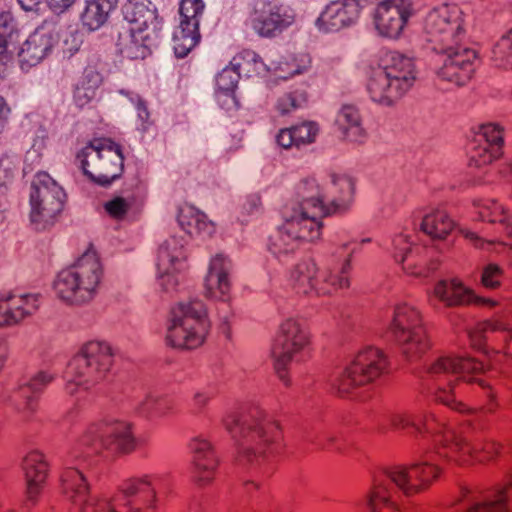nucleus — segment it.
Instances as JSON below:
<instances>
[{"instance_id": "nucleus-1", "label": "nucleus", "mask_w": 512, "mask_h": 512, "mask_svg": "<svg viewBox=\"0 0 512 512\" xmlns=\"http://www.w3.org/2000/svg\"><path fill=\"white\" fill-rule=\"evenodd\" d=\"M484 371L483 363L459 356H440L426 367L425 379L432 384L435 399L453 410L467 412L461 431L446 428L433 416L422 411H392L386 415V422L393 430L408 429L415 434L435 435L438 444L436 455L449 461L466 463L480 450L491 454L497 450V445L489 443L484 446L481 435L487 427L486 413L493 412V407L469 411L458 400L465 392L467 384L476 382L484 386V381L480 378Z\"/></svg>"}, {"instance_id": "nucleus-2", "label": "nucleus", "mask_w": 512, "mask_h": 512, "mask_svg": "<svg viewBox=\"0 0 512 512\" xmlns=\"http://www.w3.org/2000/svg\"><path fill=\"white\" fill-rule=\"evenodd\" d=\"M136 445L132 424L127 421L113 420L94 424L84 432L66 460L60 476L62 492L77 507V512H119L118 506H123L126 512L155 511L157 495L166 479L162 474L127 478L112 497L90 496L86 469L93 465L91 456L104 452L130 453Z\"/></svg>"}, {"instance_id": "nucleus-3", "label": "nucleus", "mask_w": 512, "mask_h": 512, "mask_svg": "<svg viewBox=\"0 0 512 512\" xmlns=\"http://www.w3.org/2000/svg\"><path fill=\"white\" fill-rule=\"evenodd\" d=\"M326 191L314 178L300 181L295 195L283 212V222L269 236L268 252L279 262L287 263L303 242H313L322 233L325 216L343 214L354 200L355 184L346 174H330Z\"/></svg>"}, {"instance_id": "nucleus-4", "label": "nucleus", "mask_w": 512, "mask_h": 512, "mask_svg": "<svg viewBox=\"0 0 512 512\" xmlns=\"http://www.w3.org/2000/svg\"><path fill=\"white\" fill-rule=\"evenodd\" d=\"M222 423L237 445L238 465L269 474V463L281 439L278 424L258 411L243 416L230 412Z\"/></svg>"}, {"instance_id": "nucleus-5", "label": "nucleus", "mask_w": 512, "mask_h": 512, "mask_svg": "<svg viewBox=\"0 0 512 512\" xmlns=\"http://www.w3.org/2000/svg\"><path fill=\"white\" fill-rule=\"evenodd\" d=\"M433 457L411 466H393L373 477L372 486L365 497L368 512H400L396 497L406 496L425 490L438 476L439 468Z\"/></svg>"}, {"instance_id": "nucleus-6", "label": "nucleus", "mask_w": 512, "mask_h": 512, "mask_svg": "<svg viewBox=\"0 0 512 512\" xmlns=\"http://www.w3.org/2000/svg\"><path fill=\"white\" fill-rule=\"evenodd\" d=\"M416 77L417 71L411 57L397 51H386L380 57L378 66L371 71L366 90L373 102L389 107L411 89Z\"/></svg>"}, {"instance_id": "nucleus-7", "label": "nucleus", "mask_w": 512, "mask_h": 512, "mask_svg": "<svg viewBox=\"0 0 512 512\" xmlns=\"http://www.w3.org/2000/svg\"><path fill=\"white\" fill-rule=\"evenodd\" d=\"M103 268L94 251H87L70 267L61 270L53 283L56 296L70 305L89 303L98 293Z\"/></svg>"}, {"instance_id": "nucleus-8", "label": "nucleus", "mask_w": 512, "mask_h": 512, "mask_svg": "<svg viewBox=\"0 0 512 512\" xmlns=\"http://www.w3.org/2000/svg\"><path fill=\"white\" fill-rule=\"evenodd\" d=\"M113 364L111 346L102 341L86 343L69 362L64 374L65 391L73 396L103 381Z\"/></svg>"}, {"instance_id": "nucleus-9", "label": "nucleus", "mask_w": 512, "mask_h": 512, "mask_svg": "<svg viewBox=\"0 0 512 512\" xmlns=\"http://www.w3.org/2000/svg\"><path fill=\"white\" fill-rule=\"evenodd\" d=\"M208 328L207 310L201 300L180 302L171 310L167 344L179 349H195L204 342Z\"/></svg>"}, {"instance_id": "nucleus-10", "label": "nucleus", "mask_w": 512, "mask_h": 512, "mask_svg": "<svg viewBox=\"0 0 512 512\" xmlns=\"http://www.w3.org/2000/svg\"><path fill=\"white\" fill-rule=\"evenodd\" d=\"M83 173L94 183L109 186L124 170V155L120 144L109 138L94 139L77 153Z\"/></svg>"}, {"instance_id": "nucleus-11", "label": "nucleus", "mask_w": 512, "mask_h": 512, "mask_svg": "<svg viewBox=\"0 0 512 512\" xmlns=\"http://www.w3.org/2000/svg\"><path fill=\"white\" fill-rule=\"evenodd\" d=\"M65 192L46 172H38L32 181L30 192V222L38 230L54 225L63 209Z\"/></svg>"}, {"instance_id": "nucleus-12", "label": "nucleus", "mask_w": 512, "mask_h": 512, "mask_svg": "<svg viewBox=\"0 0 512 512\" xmlns=\"http://www.w3.org/2000/svg\"><path fill=\"white\" fill-rule=\"evenodd\" d=\"M351 270V255L342 263L339 271L319 272L314 260H304L296 265L290 282L297 293L317 295L330 294L333 290L349 287L348 273Z\"/></svg>"}, {"instance_id": "nucleus-13", "label": "nucleus", "mask_w": 512, "mask_h": 512, "mask_svg": "<svg viewBox=\"0 0 512 512\" xmlns=\"http://www.w3.org/2000/svg\"><path fill=\"white\" fill-rule=\"evenodd\" d=\"M390 329L410 359L419 357L430 347L419 311L406 302L394 306Z\"/></svg>"}, {"instance_id": "nucleus-14", "label": "nucleus", "mask_w": 512, "mask_h": 512, "mask_svg": "<svg viewBox=\"0 0 512 512\" xmlns=\"http://www.w3.org/2000/svg\"><path fill=\"white\" fill-rule=\"evenodd\" d=\"M308 341V332L301 320L289 317L280 324L272 347V356L276 373L287 386L290 384L287 367L289 363L299 361L298 357L304 351Z\"/></svg>"}, {"instance_id": "nucleus-15", "label": "nucleus", "mask_w": 512, "mask_h": 512, "mask_svg": "<svg viewBox=\"0 0 512 512\" xmlns=\"http://www.w3.org/2000/svg\"><path fill=\"white\" fill-rule=\"evenodd\" d=\"M388 361L384 353L375 347L360 350L338 377L337 387L341 394L374 383L387 370Z\"/></svg>"}, {"instance_id": "nucleus-16", "label": "nucleus", "mask_w": 512, "mask_h": 512, "mask_svg": "<svg viewBox=\"0 0 512 512\" xmlns=\"http://www.w3.org/2000/svg\"><path fill=\"white\" fill-rule=\"evenodd\" d=\"M424 31L433 50L460 41L464 35L461 9L456 4L431 9L424 21Z\"/></svg>"}, {"instance_id": "nucleus-17", "label": "nucleus", "mask_w": 512, "mask_h": 512, "mask_svg": "<svg viewBox=\"0 0 512 512\" xmlns=\"http://www.w3.org/2000/svg\"><path fill=\"white\" fill-rule=\"evenodd\" d=\"M437 53V75L440 79L465 85L475 71L476 52L462 47L459 41L434 50Z\"/></svg>"}, {"instance_id": "nucleus-18", "label": "nucleus", "mask_w": 512, "mask_h": 512, "mask_svg": "<svg viewBox=\"0 0 512 512\" xmlns=\"http://www.w3.org/2000/svg\"><path fill=\"white\" fill-rule=\"evenodd\" d=\"M377 6L373 13V23L377 33L388 39H398L409 19L414 15L412 0H373Z\"/></svg>"}, {"instance_id": "nucleus-19", "label": "nucleus", "mask_w": 512, "mask_h": 512, "mask_svg": "<svg viewBox=\"0 0 512 512\" xmlns=\"http://www.w3.org/2000/svg\"><path fill=\"white\" fill-rule=\"evenodd\" d=\"M205 4L203 0H181L180 24L174 30L172 43L176 57L184 58L199 43V24Z\"/></svg>"}, {"instance_id": "nucleus-20", "label": "nucleus", "mask_w": 512, "mask_h": 512, "mask_svg": "<svg viewBox=\"0 0 512 512\" xmlns=\"http://www.w3.org/2000/svg\"><path fill=\"white\" fill-rule=\"evenodd\" d=\"M295 12L285 4L260 1L250 15L252 29L262 37H274L293 24Z\"/></svg>"}, {"instance_id": "nucleus-21", "label": "nucleus", "mask_w": 512, "mask_h": 512, "mask_svg": "<svg viewBox=\"0 0 512 512\" xmlns=\"http://www.w3.org/2000/svg\"><path fill=\"white\" fill-rule=\"evenodd\" d=\"M373 0H335L326 5L315 24L320 31L337 32L354 25L361 10Z\"/></svg>"}, {"instance_id": "nucleus-22", "label": "nucleus", "mask_w": 512, "mask_h": 512, "mask_svg": "<svg viewBox=\"0 0 512 512\" xmlns=\"http://www.w3.org/2000/svg\"><path fill=\"white\" fill-rule=\"evenodd\" d=\"M473 144L470 164L481 167L491 163L502 154L503 128L496 123L482 124L475 134Z\"/></svg>"}, {"instance_id": "nucleus-23", "label": "nucleus", "mask_w": 512, "mask_h": 512, "mask_svg": "<svg viewBox=\"0 0 512 512\" xmlns=\"http://www.w3.org/2000/svg\"><path fill=\"white\" fill-rule=\"evenodd\" d=\"M40 308L37 293H8L0 297V327H13L32 317Z\"/></svg>"}, {"instance_id": "nucleus-24", "label": "nucleus", "mask_w": 512, "mask_h": 512, "mask_svg": "<svg viewBox=\"0 0 512 512\" xmlns=\"http://www.w3.org/2000/svg\"><path fill=\"white\" fill-rule=\"evenodd\" d=\"M22 468L25 476V493L22 506L29 510L39 501L46 483L48 465L41 452L31 451L24 457Z\"/></svg>"}, {"instance_id": "nucleus-25", "label": "nucleus", "mask_w": 512, "mask_h": 512, "mask_svg": "<svg viewBox=\"0 0 512 512\" xmlns=\"http://www.w3.org/2000/svg\"><path fill=\"white\" fill-rule=\"evenodd\" d=\"M55 378V375L40 370L24 380L10 396L14 408L27 420L36 410V396L40 394Z\"/></svg>"}, {"instance_id": "nucleus-26", "label": "nucleus", "mask_w": 512, "mask_h": 512, "mask_svg": "<svg viewBox=\"0 0 512 512\" xmlns=\"http://www.w3.org/2000/svg\"><path fill=\"white\" fill-rule=\"evenodd\" d=\"M56 36L52 28L40 26L22 44L18 52L22 70H27L39 64L47 57L56 43Z\"/></svg>"}, {"instance_id": "nucleus-27", "label": "nucleus", "mask_w": 512, "mask_h": 512, "mask_svg": "<svg viewBox=\"0 0 512 512\" xmlns=\"http://www.w3.org/2000/svg\"><path fill=\"white\" fill-rule=\"evenodd\" d=\"M232 270L231 260L222 253L210 259L204 287L207 298L227 302L230 299Z\"/></svg>"}, {"instance_id": "nucleus-28", "label": "nucleus", "mask_w": 512, "mask_h": 512, "mask_svg": "<svg viewBox=\"0 0 512 512\" xmlns=\"http://www.w3.org/2000/svg\"><path fill=\"white\" fill-rule=\"evenodd\" d=\"M194 475L202 484L209 483L215 476L218 458L209 441L195 438L190 443Z\"/></svg>"}, {"instance_id": "nucleus-29", "label": "nucleus", "mask_w": 512, "mask_h": 512, "mask_svg": "<svg viewBox=\"0 0 512 512\" xmlns=\"http://www.w3.org/2000/svg\"><path fill=\"white\" fill-rule=\"evenodd\" d=\"M122 12L124 19L131 24L130 29L144 32L150 27L153 32L159 29L157 9L149 0H128Z\"/></svg>"}, {"instance_id": "nucleus-30", "label": "nucleus", "mask_w": 512, "mask_h": 512, "mask_svg": "<svg viewBox=\"0 0 512 512\" xmlns=\"http://www.w3.org/2000/svg\"><path fill=\"white\" fill-rule=\"evenodd\" d=\"M177 221L181 229L190 237L206 239L215 232L213 222L208 220L206 214L192 205H184L179 208Z\"/></svg>"}, {"instance_id": "nucleus-31", "label": "nucleus", "mask_w": 512, "mask_h": 512, "mask_svg": "<svg viewBox=\"0 0 512 512\" xmlns=\"http://www.w3.org/2000/svg\"><path fill=\"white\" fill-rule=\"evenodd\" d=\"M184 237L170 236L158 247L156 268L167 272L169 269H183L186 259Z\"/></svg>"}, {"instance_id": "nucleus-32", "label": "nucleus", "mask_w": 512, "mask_h": 512, "mask_svg": "<svg viewBox=\"0 0 512 512\" xmlns=\"http://www.w3.org/2000/svg\"><path fill=\"white\" fill-rule=\"evenodd\" d=\"M433 295L448 307L466 305L479 300L471 290L455 279L438 281L433 289Z\"/></svg>"}, {"instance_id": "nucleus-33", "label": "nucleus", "mask_w": 512, "mask_h": 512, "mask_svg": "<svg viewBox=\"0 0 512 512\" xmlns=\"http://www.w3.org/2000/svg\"><path fill=\"white\" fill-rule=\"evenodd\" d=\"M336 126L344 139L361 143L366 137L363 120L358 107L344 105L336 117Z\"/></svg>"}, {"instance_id": "nucleus-34", "label": "nucleus", "mask_w": 512, "mask_h": 512, "mask_svg": "<svg viewBox=\"0 0 512 512\" xmlns=\"http://www.w3.org/2000/svg\"><path fill=\"white\" fill-rule=\"evenodd\" d=\"M149 34L144 31L129 29L119 34L117 41L118 52L125 58L144 59L150 54L148 45Z\"/></svg>"}, {"instance_id": "nucleus-35", "label": "nucleus", "mask_w": 512, "mask_h": 512, "mask_svg": "<svg viewBox=\"0 0 512 512\" xmlns=\"http://www.w3.org/2000/svg\"><path fill=\"white\" fill-rule=\"evenodd\" d=\"M463 499L466 504V512H507L506 487L478 499L472 495L468 488L462 489Z\"/></svg>"}, {"instance_id": "nucleus-36", "label": "nucleus", "mask_w": 512, "mask_h": 512, "mask_svg": "<svg viewBox=\"0 0 512 512\" xmlns=\"http://www.w3.org/2000/svg\"><path fill=\"white\" fill-rule=\"evenodd\" d=\"M481 339L499 344L504 355L512 358V327L502 320H487L479 325Z\"/></svg>"}, {"instance_id": "nucleus-37", "label": "nucleus", "mask_w": 512, "mask_h": 512, "mask_svg": "<svg viewBox=\"0 0 512 512\" xmlns=\"http://www.w3.org/2000/svg\"><path fill=\"white\" fill-rule=\"evenodd\" d=\"M118 0H86L81 20L89 30H97L106 23Z\"/></svg>"}, {"instance_id": "nucleus-38", "label": "nucleus", "mask_w": 512, "mask_h": 512, "mask_svg": "<svg viewBox=\"0 0 512 512\" xmlns=\"http://www.w3.org/2000/svg\"><path fill=\"white\" fill-rule=\"evenodd\" d=\"M101 83V74L92 67L86 68L73 92V101L75 105L79 108L87 106L93 99H95Z\"/></svg>"}, {"instance_id": "nucleus-39", "label": "nucleus", "mask_w": 512, "mask_h": 512, "mask_svg": "<svg viewBox=\"0 0 512 512\" xmlns=\"http://www.w3.org/2000/svg\"><path fill=\"white\" fill-rule=\"evenodd\" d=\"M454 222L444 210L436 209L425 214L420 223V230L432 240H443L453 230Z\"/></svg>"}, {"instance_id": "nucleus-40", "label": "nucleus", "mask_w": 512, "mask_h": 512, "mask_svg": "<svg viewBox=\"0 0 512 512\" xmlns=\"http://www.w3.org/2000/svg\"><path fill=\"white\" fill-rule=\"evenodd\" d=\"M241 72L231 65V63L222 69V71L216 77V97L220 102L221 97H225L227 109L237 105V101L234 95L238 81L240 79Z\"/></svg>"}, {"instance_id": "nucleus-41", "label": "nucleus", "mask_w": 512, "mask_h": 512, "mask_svg": "<svg viewBox=\"0 0 512 512\" xmlns=\"http://www.w3.org/2000/svg\"><path fill=\"white\" fill-rule=\"evenodd\" d=\"M310 65V56L305 53H300L297 55H288L282 58L275 64L273 71L277 78L288 80L296 75L307 72Z\"/></svg>"}, {"instance_id": "nucleus-42", "label": "nucleus", "mask_w": 512, "mask_h": 512, "mask_svg": "<svg viewBox=\"0 0 512 512\" xmlns=\"http://www.w3.org/2000/svg\"><path fill=\"white\" fill-rule=\"evenodd\" d=\"M18 37L15 22L9 12L0 14V76L5 72V66L10 60L8 49Z\"/></svg>"}, {"instance_id": "nucleus-43", "label": "nucleus", "mask_w": 512, "mask_h": 512, "mask_svg": "<svg viewBox=\"0 0 512 512\" xmlns=\"http://www.w3.org/2000/svg\"><path fill=\"white\" fill-rule=\"evenodd\" d=\"M477 209L481 220L504 225L507 235L512 237V222L501 204L493 199L483 200L477 203Z\"/></svg>"}, {"instance_id": "nucleus-44", "label": "nucleus", "mask_w": 512, "mask_h": 512, "mask_svg": "<svg viewBox=\"0 0 512 512\" xmlns=\"http://www.w3.org/2000/svg\"><path fill=\"white\" fill-rule=\"evenodd\" d=\"M231 65L247 76L271 70L253 50H243L231 60Z\"/></svg>"}, {"instance_id": "nucleus-45", "label": "nucleus", "mask_w": 512, "mask_h": 512, "mask_svg": "<svg viewBox=\"0 0 512 512\" xmlns=\"http://www.w3.org/2000/svg\"><path fill=\"white\" fill-rule=\"evenodd\" d=\"M170 409L167 399L155 394H147L136 405L137 412L147 418H157L165 416Z\"/></svg>"}, {"instance_id": "nucleus-46", "label": "nucleus", "mask_w": 512, "mask_h": 512, "mask_svg": "<svg viewBox=\"0 0 512 512\" xmlns=\"http://www.w3.org/2000/svg\"><path fill=\"white\" fill-rule=\"evenodd\" d=\"M493 57L497 66L512 69V29L497 42L493 49Z\"/></svg>"}, {"instance_id": "nucleus-47", "label": "nucleus", "mask_w": 512, "mask_h": 512, "mask_svg": "<svg viewBox=\"0 0 512 512\" xmlns=\"http://www.w3.org/2000/svg\"><path fill=\"white\" fill-rule=\"evenodd\" d=\"M20 160V156L12 152H6L0 156V188L13 181Z\"/></svg>"}, {"instance_id": "nucleus-48", "label": "nucleus", "mask_w": 512, "mask_h": 512, "mask_svg": "<svg viewBox=\"0 0 512 512\" xmlns=\"http://www.w3.org/2000/svg\"><path fill=\"white\" fill-rule=\"evenodd\" d=\"M119 93L126 96L130 102L134 104L139 121L138 129L145 132L150 125V112L147 108L146 102L134 92L122 89Z\"/></svg>"}, {"instance_id": "nucleus-49", "label": "nucleus", "mask_w": 512, "mask_h": 512, "mask_svg": "<svg viewBox=\"0 0 512 512\" xmlns=\"http://www.w3.org/2000/svg\"><path fill=\"white\" fill-rule=\"evenodd\" d=\"M306 102V95L303 92L287 93L281 96L278 101L276 108L280 114L285 115L300 108Z\"/></svg>"}, {"instance_id": "nucleus-50", "label": "nucleus", "mask_w": 512, "mask_h": 512, "mask_svg": "<svg viewBox=\"0 0 512 512\" xmlns=\"http://www.w3.org/2000/svg\"><path fill=\"white\" fill-rule=\"evenodd\" d=\"M291 129L296 141V146L312 143L318 133V127L313 122H304L291 127Z\"/></svg>"}, {"instance_id": "nucleus-51", "label": "nucleus", "mask_w": 512, "mask_h": 512, "mask_svg": "<svg viewBox=\"0 0 512 512\" xmlns=\"http://www.w3.org/2000/svg\"><path fill=\"white\" fill-rule=\"evenodd\" d=\"M132 202L124 197L117 196L104 204L105 211L113 218L121 219L130 210Z\"/></svg>"}, {"instance_id": "nucleus-52", "label": "nucleus", "mask_w": 512, "mask_h": 512, "mask_svg": "<svg viewBox=\"0 0 512 512\" xmlns=\"http://www.w3.org/2000/svg\"><path fill=\"white\" fill-rule=\"evenodd\" d=\"M502 276V269L498 265L490 263L483 268L481 282L486 288L494 289L500 285Z\"/></svg>"}, {"instance_id": "nucleus-53", "label": "nucleus", "mask_w": 512, "mask_h": 512, "mask_svg": "<svg viewBox=\"0 0 512 512\" xmlns=\"http://www.w3.org/2000/svg\"><path fill=\"white\" fill-rule=\"evenodd\" d=\"M182 269H169L167 272L157 270L158 285L165 292H171L179 284V272Z\"/></svg>"}, {"instance_id": "nucleus-54", "label": "nucleus", "mask_w": 512, "mask_h": 512, "mask_svg": "<svg viewBox=\"0 0 512 512\" xmlns=\"http://www.w3.org/2000/svg\"><path fill=\"white\" fill-rule=\"evenodd\" d=\"M215 392L211 387L198 388L193 393L192 405L196 414H201L206 405L214 397Z\"/></svg>"}, {"instance_id": "nucleus-55", "label": "nucleus", "mask_w": 512, "mask_h": 512, "mask_svg": "<svg viewBox=\"0 0 512 512\" xmlns=\"http://www.w3.org/2000/svg\"><path fill=\"white\" fill-rule=\"evenodd\" d=\"M411 242L408 239V235L400 233L392 239V245L394 247V258L399 262H404L408 253L411 250Z\"/></svg>"}, {"instance_id": "nucleus-56", "label": "nucleus", "mask_w": 512, "mask_h": 512, "mask_svg": "<svg viewBox=\"0 0 512 512\" xmlns=\"http://www.w3.org/2000/svg\"><path fill=\"white\" fill-rule=\"evenodd\" d=\"M337 440V434L333 431L318 432L310 439L318 449L329 450Z\"/></svg>"}, {"instance_id": "nucleus-57", "label": "nucleus", "mask_w": 512, "mask_h": 512, "mask_svg": "<svg viewBox=\"0 0 512 512\" xmlns=\"http://www.w3.org/2000/svg\"><path fill=\"white\" fill-rule=\"evenodd\" d=\"M243 210L248 215H258L262 211V202L259 194L254 193L246 197Z\"/></svg>"}, {"instance_id": "nucleus-58", "label": "nucleus", "mask_w": 512, "mask_h": 512, "mask_svg": "<svg viewBox=\"0 0 512 512\" xmlns=\"http://www.w3.org/2000/svg\"><path fill=\"white\" fill-rule=\"evenodd\" d=\"M276 142L279 146L288 149L293 145L296 146V141L291 128H284L279 131L276 136Z\"/></svg>"}, {"instance_id": "nucleus-59", "label": "nucleus", "mask_w": 512, "mask_h": 512, "mask_svg": "<svg viewBox=\"0 0 512 512\" xmlns=\"http://www.w3.org/2000/svg\"><path fill=\"white\" fill-rule=\"evenodd\" d=\"M76 0H48V7L56 14L68 10Z\"/></svg>"}, {"instance_id": "nucleus-60", "label": "nucleus", "mask_w": 512, "mask_h": 512, "mask_svg": "<svg viewBox=\"0 0 512 512\" xmlns=\"http://www.w3.org/2000/svg\"><path fill=\"white\" fill-rule=\"evenodd\" d=\"M461 233L463 236L468 239L470 242L473 243V245L477 248H484L485 245H492L493 243L491 241H486L479 237L475 232L468 230V229H461Z\"/></svg>"}, {"instance_id": "nucleus-61", "label": "nucleus", "mask_w": 512, "mask_h": 512, "mask_svg": "<svg viewBox=\"0 0 512 512\" xmlns=\"http://www.w3.org/2000/svg\"><path fill=\"white\" fill-rule=\"evenodd\" d=\"M24 11L39 12L45 0H17ZM48 4V0H46Z\"/></svg>"}, {"instance_id": "nucleus-62", "label": "nucleus", "mask_w": 512, "mask_h": 512, "mask_svg": "<svg viewBox=\"0 0 512 512\" xmlns=\"http://www.w3.org/2000/svg\"><path fill=\"white\" fill-rule=\"evenodd\" d=\"M10 108L7 105L5 99L0 96V133L3 131L5 124L8 120Z\"/></svg>"}, {"instance_id": "nucleus-63", "label": "nucleus", "mask_w": 512, "mask_h": 512, "mask_svg": "<svg viewBox=\"0 0 512 512\" xmlns=\"http://www.w3.org/2000/svg\"><path fill=\"white\" fill-rule=\"evenodd\" d=\"M29 161L37 162V163L40 162V155L38 154V152L35 149L29 150L26 153V157H25V160H24V167H23V173L24 174H27V173L32 171V168H30L29 165H28Z\"/></svg>"}, {"instance_id": "nucleus-64", "label": "nucleus", "mask_w": 512, "mask_h": 512, "mask_svg": "<svg viewBox=\"0 0 512 512\" xmlns=\"http://www.w3.org/2000/svg\"><path fill=\"white\" fill-rule=\"evenodd\" d=\"M245 488H246V491H247L248 493H250V492H251V489H256V488H258V484H256V483H255V482H253V481H248V482H246V483H245Z\"/></svg>"}]
</instances>
